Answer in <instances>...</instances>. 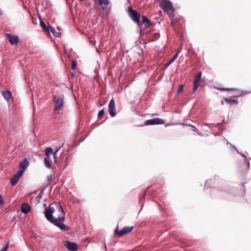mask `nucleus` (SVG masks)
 <instances>
[{
	"mask_svg": "<svg viewBox=\"0 0 251 251\" xmlns=\"http://www.w3.org/2000/svg\"><path fill=\"white\" fill-rule=\"evenodd\" d=\"M128 13L129 17L135 23L140 25V14L135 10H133L131 7H128Z\"/></svg>",
	"mask_w": 251,
	"mask_h": 251,
	"instance_id": "nucleus-3",
	"label": "nucleus"
},
{
	"mask_svg": "<svg viewBox=\"0 0 251 251\" xmlns=\"http://www.w3.org/2000/svg\"><path fill=\"white\" fill-rule=\"evenodd\" d=\"M1 93H2L3 97L4 98V99L6 100H7L8 101L10 99L11 97V93L9 91H8V90L4 91H2Z\"/></svg>",
	"mask_w": 251,
	"mask_h": 251,
	"instance_id": "nucleus-18",
	"label": "nucleus"
},
{
	"mask_svg": "<svg viewBox=\"0 0 251 251\" xmlns=\"http://www.w3.org/2000/svg\"><path fill=\"white\" fill-rule=\"evenodd\" d=\"M54 212V208L52 207L50 205H49L45 209L44 213L46 219L51 223H53L56 220L53 216V213Z\"/></svg>",
	"mask_w": 251,
	"mask_h": 251,
	"instance_id": "nucleus-4",
	"label": "nucleus"
},
{
	"mask_svg": "<svg viewBox=\"0 0 251 251\" xmlns=\"http://www.w3.org/2000/svg\"><path fill=\"white\" fill-rule=\"evenodd\" d=\"M108 111L110 116L114 117L116 114L115 101L113 99H112L108 104Z\"/></svg>",
	"mask_w": 251,
	"mask_h": 251,
	"instance_id": "nucleus-10",
	"label": "nucleus"
},
{
	"mask_svg": "<svg viewBox=\"0 0 251 251\" xmlns=\"http://www.w3.org/2000/svg\"><path fill=\"white\" fill-rule=\"evenodd\" d=\"M248 161H247V160H246V159H245V160H244V163H245V164H247Z\"/></svg>",
	"mask_w": 251,
	"mask_h": 251,
	"instance_id": "nucleus-40",
	"label": "nucleus"
},
{
	"mask_svg": "<svg viewBox=\"0 0 251 251\" xmlns=\"http://www.w3.org/2000/svg\"><path fill=\"white\" fill-rule=\"evenodd\" d=\"M203 125L204 126H209V124H207V123H203Z\"/></svg>",
	"mask_w": 251,
	"mask_h": 251,
	"instance_id": "nucleus-37",
	"label": "nucleus"
},
{
	"mask_svg": "<svg viewBox=\"0 0 251 251\" xmlns=\"http://www.w3.org/2000/svg\"><path fill=\"white\" fill-rule=\"evenodd\" d=\"M104 248H105V249L106 251H107L106 246L105 244L104 245Z\"/></svg>",
	"mask_w": 251,
	"mask_h": 251,
	"instance_id": "nucleus-43",
	"label": "nucleus"
},
{
	"mask_svg": "<svg viewBox=\"0 0 251 251\" xmlns=\"http://www.w3.org/2000/svg\"><path fill=\"white\" fill-rule=\"evenodd\" d=\"M162 9L166 12L174 11V8L173 7L172 3L170 1H166L161 3Z\"/></svg>",
	"mask_w": 251,
	"mask_h": 251,
	"instance_id": "nucleus-7",
	"label": "nucleus"
},
{
	"mask_svg": "<svg viewBox=\"0 0 251 251\" xmlns=\"http://www.w3.org/2000/svg\"><path fill=\"white\" fill-rule=\"evenodd\" d=\"M29 166V161L27 160L26 158L23 161L20 162V168L19 170V172L20 174H23L24 172L26 169V168Z\"/></svg>",
	"mask_w": 251,
	"mask_h": 251,
	"instance_id": "nucleus-11",
	"label": "nucleus"
},
{
	"mask_svg": "<svg viewBox=\"0 0 251 251\" xmlns=\"http://www.w3.org/2000/svg\"><path fill=\"white\" fill-rule=\"evenodd\" d=\"M141 200H142V198L141 197L139 198V201L141 202Z\"/></svg>",
	"mask_w": 251,
	"mask_h": 251,
	"instance_id": "nucleus-45",
	"label": "nucleus"
},
{
	"mask_svg": "<svg viewBox=\"0 0 251 251\" xmlns=\"http://www.w3.org/2000/svg\"><path fill=\"white\" fill-rule=\"evenodd\" d=\"M44 164L46 167L48 168H50L51 164H50V161L46 158H44Z\"/></svg>",
	"mask_w": 251,
	"mask_h": 251,
	"instance_id": "nucleus-24",
	"label": "nucleus"
},
{
	"mask_svg": "<svg viewBox=\"0 0 251 251\" xmlns=\"http://www.w3.org/2000/svg\"><path fill=\"white\" fill-rule=\"evenodd\" d=\"M53 100L54 103V111L57 110L61 108L64 104V96L54 95L53 96Z\"/></svg>",
	"mask_w": 251,
	"mask_h": 251,
	"instance_id": "nucleus-1",
	"label": "nucleus"
},
{
	"mask_svg": "<svg viewBox=\"0 0 251 251\" xmlns=\"http://www.w3.org/2000/svg\"><path fill=\"white\" fill-rule=\"evenodd\" d=\"M231 146H232V147L233 148H234V149H235L237 151V153H238L240 154H241L243 157H244L245 159H246V158H247V156H246V155L244 153H241V152H239V151L237 150V149L235 148V147L234 146H233V145H231Z\"/></svg>",
	"mask_w": 251,
	"mask_h": 251,
	"instance_id": "nucleus-30",
	"label": "nucleus"
},
{
	"mask_svg": "<svg viewBox=\"0 0 251 251\" xmlns=\"http://www.w3.org/2000/svg\"><path fill=\"white\" fill-rule=\"evenodd\" d=\"M187 126H189L190 127H192L195 128V127L194 126L192 125H188Z\"/></svg>",
	"mask_w": 251,
	"mask_h": 251,
	"instance_id": "nucleus-38",
	"label": "nucleus"
},
{
	"mask_svg": "<svg viewBox=\"0 0 251 251\" xmlns=\"http://www.w3.org/2000/svg\"><path fill=\"white\" fill-rule=\"evenodd\" d=\"M104 114V109H102L101 110H100L99 112V113H98V118H100L101 116H102V115H103Z\"/></svg>",
	"mask_w": 251,
	"mask_h": 251,
	"instance_id": "nucleus-31",
	"label": "nucleus"
},
{
	"mask_svg": "<svg viewBox=\"0 0 251 251\" xmlns=\"http://www.w3.org/2000/svg\"><path fill=\"white\" fill-rule=\"evenodd\" d=\"M179 51L176 53L173 57V58L169 61V62L166 65L165 68L168 67L172 63H173L175 60L177 58Z\"/></svg>",
	"mask_w": 251,
	"mask_h": 251,
	"instance_id": "nucleus-21",
	"label": "nucleus"
},
{
	"mask_svg": "<svg viewBox=\"0 0 251 251\" xmlns=\"http://www.w3.org/2000/svg\"><path fill=\"white\" fill-rule=\"evenodd\" d=\"M59 149H56L55 152H53V150L51 147H48L46 148L44 151L45 155L49 157L51 154L53 155L54 158H56V154L59 151Z\"/></svg>",
	"mask_w": 251,
	"mask_h": 251,
	"instance_id": "nucleus-12",
	"label": "nucleus"
},
{
	"mask_svg": "<svg viewBox=\"0 0 251 251\" xmlns=\"http://www.w3.org/2000/svg\"><path fill=\"white\" fill-rule=\"evenodd\" d=\"M220 89L221 90H223V91H228L229 88H221Z\"/></svg>",
	"mask_w": 251,
	"mask_h": 251,
	"instance_id": "nucleus-34",
	"label": "nucleus"
},
{
	"mask_svg": "<svg viewBox=\"0 0 251 251\" xmlns=\"http://www.w3.org/2000/svg\"><path fill=\"white\" fill-rule=\"evenodd\" d=\"M141 24H145L146 26L148 27L151 25L152 24L151 20L147 16H143Z\"/></svg>",
	"mask_w": 251,
	"mask_h": 251,
	"instance_id": "nucleus-17",
	"label": "nucleus"
},
{
	"mask_svg": "<svg viewBox=\"0 0 251 251\" xmlns=\"http://www.w3.org/2000/svg\"><path fill=\"white\" fill-rule=\"evenodd\" d=\"M247 169H249V168H250V162H249V161L247 162Z\"/></svg>",
	"mask_w": 251,
	"mask_h": 251,
	"instance_id": "nucleus-35",
	"label": "nucleus"
},
{
	"mask_svg": "<svg viewBox=\"0 0 251 251\" xmlns=\"http://www.w3.org/2000/svg\"><path fill=\"white\" fill-rule=\"evenodd\" d=\"M99 4L101 6V9L102 10L103 14L107 16L109 13L111 6L110 4L109 0H98Z\"/></svg>",
	"mask_w": 251,
	"mask_h": 251,
	"instance_id": "nucleus-2",
	"label": "nucleus"
},
{
	"mask_svg": "<svg viewBox=\"0 0 251 251\" xmlns=\"http://www.w3.org/2000/svg\"><path fill=\"white\" fill-rule=\"evenodd\" d=\"M164 123V120L158 118L147 120L145 122V125H161Z\"/></svg>",
	"mask_w": 251,
	"mask_h": 251,
	"instance_id": "nucleus-6",
	"label": "nucleus"
},
{
	"mask_svg": "<svg viewBox=\"0 0 251 251\" xmlns=\"http://www.w3.org/2000/svg\"><path fill=\"white\" fill-rule=\"evenodd\" d=\"M31 207L28 203H24L21 205V210L24 214H27L30 211Z\"/></svg>",
	"mask_w": 251,
	"mask_h": 251,
	"instance_id": "nucleus-16",
	"label": "nucleus"
},
{
	"mask_svg": "<svg viewBox=\"0 0 251 251\" xmlns=\"http://www.w3.org/2000/svg\"><path fill=\"white\" fill-rule=\"evenodd\" d=\"M41 197H42V195H41L40 194H39L38 196H37V198H41Z\"/></svg>",
	"mask_w": 251,
	"mask_h": 251,
	"instance_id": "nucleus-39",
	"label": "nucleus"
},
{
	"mask_svg": "<svg viewBox=\"0 0 251 251\" xmlns=\"http://www.w3.org/2000/svg\"><path fill=\"white\" fill-rule=\"evenodd\" d=\"M235 90V88H229L228 91H234Z\"/></svg>",
	"mask_w": 251,
	"mask_h": 251,
	"instance_id": "nucleus-36",
	"label": "nucleus"
},
{
	"mask_svg": "<svg viewBox=\"0 0 251 251\" xmlns=\"http://www.w3.org/2000/svg\"><path fill=\"white\" fill-rule=\"evenodd\" d=\"M6 35L9 41L12 45L17 44L19 42V39L17 36L12 35L10 33H7Z\"/></svg>",
	"mask_w": 251,
	"mask_h": 251,
	"instance_id": "nucleus-13",
	"label": "nucleus"
},
{
	"mask_svg": "<svg viewBox=\"0 0 251 251\" xmlns=\"http://www.w3.org/2000/svg\"><path fill=\"white\" fill-rule=\"evenodd\" d=\"M62 243L63 245L70 251H75L78 248L77 244L74 242H71L69 241H63Z\"/></svg>",
	"mask_w": 251,
	"mask_h": 251,
	"instance_id": "nucleus-8",
	"label": "nucleus"
},
{
	"mask_svg": "<svg viewBox=\"0 0 251 251\" xmlns=\"http://www.w3.org/2000/svg\"><path fill=\"white\" fill-rule=\"evenodd\" d=\"M244 93H245V94H249V92L245 91V92H244Z\"/></svg>",
	"mask_w": 251,
	"mask_h": 251,
	"instance_id": "nucleus-44",
	"label": "nucleus"
},
{
	"mask_svg": "<svg viewBox=\"0 0 251 251\" xmlns=\"http://www.w3.org/2000/svg\"><path fill=\"white\" fill-rule=\"evenodd\" d=\"M221 123H218V124H217V125H221Z\"/></svg>",
	"mask_w": 251,
	"mask_h": 251,
	"instance_id": "nucleus-46",
	"label": "nucleus"
},
{
	"mask_svg": "<svg viewBox=\"0 0 251 251\" xmlns=\"http://www.w3.org/2000/svg\"><path fill=\"white\" fill-rule=\"evenodd\" d=\"M184 88V85H179L178 89L177 90V93H181L183 91Z\"/></svg>",
	"mask_w": 251,
	"mask_h": 251,
	"instance_id": "nucleus-28",
	"label": "nucleus"
},
{
	"mask_svg": "<svg viewBox=\"0 0 251 251\" xmlns=\"http://www.w3.org/2000/svg\"><path fill=\"white\" fill-rule=\"evenodd\" d=\"M58 222L65 220V213H61L60 215L56 219Z\"/></svg>",
	"mask_w": 251,
	"mask_h": 251,
	"instance_id": "nucleus-23",
	"label": "nucleus"
},
{
	"mask_svg": "<svg viewBox=\"0 0 251 251\" xmlns=\"http://www.w3.org/2000/svg\"><path fill=\"white\" fill-rule=\"evenodd\" d=\"M194 131H198V130H197V129L195 127V129H194Z\"/></svg>",
	"mask_w": 251,
	"mask_h": 251,
	"instance_id": "nucleus-42",
	"label": "nucleus"
},
{
	"mask_svg": "<svg viewBox=\"0 0 251 251\" xmlns=\"http://www.w3.org/2000/svg\"><path fill=\"white\" fill-rule=\"evenodd\" d=\"M52 175H50L47 176V179L48 181H51L52 180Z\"/></svg>",
	"mask_w": 251,
	"mask_h": 251,
	"instance_id": "nucleus-32",
	"label": "nucleus"
},
{
	"mask_svg": "<svg viewBox=\"0 0 251 251\" xmlns=\"http://www.w3.org/2000/svg\"><path fill=\"white\" fill-rule=\"evenodd\" d=\"M77 65V62L75 60H73L71 64V69L74 70L75 69Z\"/></svg>",
	"mask_w": 251,
	"mask_h": 251,
	"instance_id": "nucleus-25",
	"label": "nucleus"
},
{
	"mask_svg": "<svg viewBox=\"0 0 251 251\" xmlns=\"http://www.w3.org/2000/svg\"><path fill=\"white\" fill-rule=\"evenodd\" d=\"M132 229V226H126L123 227L121 230L118 231V227L115 229V233L119 236L121 237L123 235L130 232Z\"/></svg>",
	"mask_w": 251,
	"mask_h": 251,
	"instance_id": "nucleus-9",
	"label": "nucleus"
},
{
	"mask_svg": "<svg viewBox=\"0 0 251 251\" xmlns=\"http://www.w3.org/2000/svg\"><path fill=\"white\" fill-rule=\"evenodd\" d=\"M224 100L228 103L230 104H232L233 103L237 104L238 103V101L236 100H233L231 99H228L225 98Z\"/></svg>",
	"mask_w": 251,
	"mask_h": 251,
	"instance_id": "nucleus-22",
	"label": "nucleus"
},
{
	"mask_svg": "<svg viewBox=\"0 0 251 251\" xmlns=\"http://www.w3.org/2000/svg\"><path fill=\"white\" fill-rule=\"evenodd\" d=\"M202 73L199 72L197 73V75L194 76V85H193V91H195L198 87L200 85L201 82V77Z\"/></svg>",
	"mask_w": 251,
	"mask_h": 251,
	"instance_id": "nucleus-5",
	"label": "nucleus"
},
{
	"mask_svg": "<svg viewBox=\"0 0 251 251\" xmlns=\"http://www.w3.org/2000/svg\"><path fill=\"white\" fill-rule=\"evenodd\" d=\"M54 161L56 163V158H54Z\"/></svg>",
	"mask_w": 251,
	"mask_h": 251,
	"instance_id": "nucleus-41",
	"label": "nucleus"
},
{
	"mask_svg": "<svg viewBox=\"0 0 251 251\" xmlns=\"http://www.w3.org/2000/svg\"><path fill=\"white\" fill-rule=\"evenodd\" d=\"M22 174H20L19 172H17L16 174L14 175L13 177L10 179V183L12 186L16 185L19 181L20 177L22 176Z\"/></svg>",
	"mask_w": 251,
	"mask_h": 251,
	"instance_id": "nucleus-14",
	"label": "nucleus"
},
{
	"mask_svg": "<svg viewBox=\"0 0 251 251\" xmlns=\"http://www.w3.org/2000/svg\"><path fill=\"white\" fill-rule=\"evenodd\" d=\"M58 144L59 145V148L58 149H59V150L60 149V148H61L64 144V142L63 141V140H59L58 141Z\"/></svg>",
	"mask_w": 251,
	"mask_h": 251,
	"instance_id": "nucleus-29",
	"label": "nucleus"
},
{
	"mask_svg": "<svg viewBox=\"0 0 251 251\" xmlns=\"http://www.w3.org/2000/svg\"><path fill=\"white\" fill-rule=\"evenodd\" d=\"M40 26L45 30V31L47 32L48 33H49V30L50 29V26L48 27L45 22L43 21H40Z\"/></svg>",
	"mask_w": 251,
	"mask_h": 251,
	"instance_id": "nucleus-20",
	"label": "nucleus"
},
{
	"mask_svg": "<svg viewBox=\"0 0 251 251\" xmlns=\"http://www.w3.org/2000/svg\"><path fill=\"white\" fill-rule=\"evenodd\" d=\"M52 224L55 225L56 226L59 227L61 230L63 231H67L70 229V227L69 226H66L62 223H60L59 222H58L56 219Z\"/></svg>",
	"mask_w": 251,
	"mask_h": 251,
	"instance_id": "nucleus-15",
	"label": "nucleus"
},
{
	"mask_svg": "<svg viewBox=\"0 0 251 251\" xmlns=\"http://www.w3.org/2000/svg\"><path fill=\"white\" fill-rule=\"evenodd\" d=\"M4 203V201H3L1 196H0V204H2Z\"/></svg>",
	"mask_w": 251,
	"mask_h": 251,
	"instance_id": "nucleus-33",
	"label": "nucleus"
},
{
	"mask_svg": "<svg viewBox=\"0 0 251 251\" xmlns=\"http://www.w3.org/2000/svg\"><path fill=\"white\" fill-rule=\"evenodd\" d=\"M58 210L59 212H61V213H65L64 211V209H63L62 206L60 204H59V203H58Z\"/></svg>",
	"mask_w": 251,
	"mask_h": 251,
	"instance_id": "nucleus-26",
	"label": "nucleus"
},
{
	"mask_svg": "<svg viewBox=\"0 0 251 251\" xmlns=\"http://www.w3.org/2000/svg\"><path fill=\"white\" fill-rule=\"evenodd\" d=\"M9 247V243H7L3 248L0 250V251H7Z\"/></svg>",
	"mask_w": 251,
	"mask_h": 251,
	"instance_id": "nucleus-27",
	"label": "nucleus"
},
{
	"mask_svg": "<svg viewBox=\"0 0 251 251\" xmlns=\"http://www.w3.org/2000/svg\"><path fill=\"white\" fill-rule=\"evenodd\" d=\"M50 32H51L55 37H59L61 36V33L56 31L55 29L52 27L50 26V29L49 30V34H50Z\"/></svg>",
	"mask_w": 251,
	"mask_h": 251,
	"instance_id": "nucleus-19",
	"label": "nucleus"
}]
</instances>
